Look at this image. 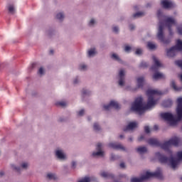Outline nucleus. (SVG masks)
Listing matches in <instances>:
<instances>
[{
	"label": "nucleus",
	"instance_id": "obj_54",
	"mask_svg": "<svg viewBox=\"0 0 182 182\" xmlns=\"http://www.w3.org/2000/svg\"><path fill=\"white\" fill-rule=\"evenodd\" d=\"M50 53L53 54V50H51L50 51Z\"/></svg>",
	"mask_w": 182,
	"mask_h": 182
},
{
	"label": "nucleus",
	"instance_id": "obj_53",
	"mask_svg": "<svg viewBox=\"0 0 182 182\" xmlns=\"http://www.w3.org/2000/svg\"><path fill=\"white\" fill-rule=\"evenodd\" d=\"M119 137H120V139H124V136L120 135Z\"/></svg>",
	"mask_w": 182,
	"mask_h": 182
},
{
	"label": "nucleus",
	"instance_id": "obj_31",
	"mask_svg": "<svg viewBox=\"0 0 182 182\" xmlns=\"http://www.w3.org/2000/svg\"><path fill=\"white\" fill-rule=\"evenodd\" d=\"M90 181H92V178L89 176H85V178H82V179L78 181V182H90Z\"/></svg>",
	"mask_w": 182,
	"mask_h": 182
},
{
	"label": "nucleus",
	"instance_id": "obj_35",
	"mask_svg": "<svg viewBox=\"0 0 182 182\" xmlns=\"http://www.w3.org/2000/svg\"><path fill=\"white\" fill-rule=\"evenodd\" d=\"M58 105L60 106H62V107H65V106H68V103L65 101H62V102H58Z\"/></svg>",
	"mask_w": 182,
	"mask_h": 182
},
{
	"label": "nucleus",
	"instance_id": "obj_13",
	"mask_svg": "<svg viewBox=\"0 0 182 182\" xmlns=\"http://www.w3.org/2000/svg\"><path fill=\"white\" fill-rule=\"evenodd\" d=\"M126 75V71L121 69L119 72V81L118 84L119 86H124V76Z\"/></svg>",
	"mask_w": 182,
	"mask_h": 182
},
{
	"label": "nucleus",
	"instance_id": "obj_28",
	"mask_svg": "<svg viewBox=\"0 0 182 182\" xmlns=\"http://www.w3.org/2000/svg\"><path fill=\"white\" fill-rule=\"evenodd\" d=\"M145 13L144 12H137L133 15V18H141V16H144Z\"/></svg>",
	"mask_w": 182,
	"mask_h": 182
},
{
	"label": "nucleus",
	"instance_id": "obj_1",
	"mask_svg": "<svg viewBox=\"0 0 182 182\" xmlns=\"http://www.w3.org/2000/svg\"><path fill=\"white\" fill-rule=\"evenodd\" d=\"M146 95L148 96L146 105L143 103V98L139 97L132 104L131 110L139 113V114H143L146 110H149V109H151L157 105L158 100H156V95H161V92L150 89L146 91Z\"/></svg>",
	"mask_w": 182,
	"mask_h": 182
},
{
	"label": "nucleus",
	"instance_id": "obj_34",
	"mask_svg": "<svg viewBox=\"0 0 182 182\" xmlns=\"http://www.w3.org/2000/svg\"><path fill=\"white\" fill-rule=\"evenodd\" d=\"M87 69V65L85 64H81L80 65V70H86Z\"/></svg>",
	"mask_w": 182,
	"mask_h": 182
},
{
	"label": "nucleus",
	"instance_id": "obj_49",
	"mask_svg": "<svg viewBox=\"0 0 182 182\" xmlns=\"http://www.w3.org/2000/svg\"><path fill=\"white\" fill-rule=\"evenodd\" d=\"M154 130H159V126L155 125V126L154 127Z\"/></svg>",
	"mask_w": 182,
	"mask_h": 182
},
{
	"label": "nucleus",
	"instance_id": "obj_33",
	"mask_svg": "<svg viewBox=\"0 0 182 182\" xmlns=\"http://www.w3.org/2000/svg\"><path fill=\"white\" fill-rule=\"evenodd\" d=\"M47 177L48 178H50V180H56V178H58V177L56 176V175L53 174V173H48L47 175Z\"/></svg>",
	"mask_w": 182,
	"mask_h": 182
},
{
	"label": "nucleus",
	"instance_id": "obj_24",
	"mask_svg": "<svg viewBox=\"0 0 182 182\" xmlns=\"http://www.w3.org/2000/svg\"><path fill=\"white\" fill-rule=\"evenodd\" d=\"M147 48H149V49H150L151 50H154V49H157V45L152 42H148Z\"/></svg>",
	"mask_w": 182,
	"mask_h": 182
},
{
	"label": "nucleus",
	"instance_id": "obj_41",
	"mask_svg": "<svg viewBox=\"0 0 182 182\" xmlns=\"http://www.w3.org/2000/svg\"><path fill=\"white\" fill-rule=\"evenodd\" d=\"M166 103H168L169 105H166V104H164V106L165 107H168L169 106H171V105H172V102H171V100H168L167 102H166Z\"/></svg>",
	"mask_w": 182,
	"mask_h": 182
},
{
	"label": "nucleus",
	"instance_id": "obj_5",
	"mask_svg": "<svg viewBox=\"0 0 182 182\" xmlns=\"http://www.w3.org/2000/svg\"><path fill=\"white\" fill-rule=\"evenodd\" d=\"M180 139L177 137H174L171 139L169 141H165L164 144H160L157 139H150L148 140L149 144L151 146H156V147H161L163 150L168 151L171 153V150H170V147L172 146H178V143Z\"/></svg>",
	"mask_w": 182,
	"mask_h": 182
},
{
	"label": "nucleus",
	"instance_id": "obj_18",
	"mask_svg": "<svg viewBox=\"0 0 182 182\" xmlns=\"http://www.w3.org/2000/svg\"><path fill=\"white\" fill-rule=\"evenodd\" d=\"M171 87H173L175 92H181L182 90V87H177V85H176V82L174 80H172L171 82Z\"/></svg>",
	"mask_w": 182,
	"mask_h": 182
},
{
	"label": "nucleus",
	"instance_id": "obj_17",
	"mask_svg": "<svg viewBox=\"0 0 182 182\" xmlns=\"http://www.w3.org/2000/svg\"><path fill=\"white\" fill-rule=\"evenodd\" d=\"M164 77H165L164 74L161 73H156L153 75V79L154 80H159V79H164Z\"/></svg>",
	"mask_w": 182,
	"mask_h": 182
},
{
	"label": "nucleus",
	"instance_id": "obj_21",
	"mask_svg": "<svg viewBox=\"0 0 182 182\" xmlns=\"http://www.w3.org/2000/svg\"><path fill=\"white\" fill-rule=\"evenodd\" d=\"M136 151L139 154H144V153H147V148L146 146H139L136 149Z\"/></svg>",
	"mask_w": 182,
	"mask_h": 182
},
{
	"label": "nucleus",
	"instance_id": "obj_51",
	"mask_svg": "<svg viewBox=\"0 0 182 182\" xmlns=\"http://www.w3.org/2000/svg\"><path fill=\"white\" fill-rule=\"evenodd\" d=\"M143 139H144V137L143 136H140V138H139V141H141V140H143Z\"/></svg>",
	"mask_w": 182,
	"mask_h": 182
},
{
	"label": "nucleus",
	"instance_id": "obj_55",
	"mask_svg": "<svg viewBox=\"0 0 182 182\" xmlns=\"http://www.w3.org/2000/svg\"><path fill=\"white\" fill-rule=\"evenodd\" d=\"M36 64H35V63H33V65H32V67L33 68H35V65H36Z\"/></svg>",
	"mask_w": 182,
	"mask_h": 182
},
{
	"label": "nucleus",
	"instance_id": "obj_44",
	"mask_svg": "<svg viewBox=\"0 0 182 182\" xmlns=\"http://www.w3.org/2000/svg\"><path fill=\"white\" fill-rule=\"evenodd\" d=\"M144 130L146 133H150V128L149 127H145Z\"/></svg>",
	"mask_w": 182,
	"mask_h": 182
},
{
	"label": "nucleus",
	"instance_id": "obj_10",
	"mask_svg": "<svg viewBox=\"0 0 182 182\" xmlns=\"http://www.w3.org/2000/svg\"><path fill=\"white\" fill-rule=\"evenodd\" d=\"M112 107L117 110H119V109H120V105H119V103H117L116 101H111L109 105H104L105 110H110Z\"/></svg>",
	"mask_w": 182,
	"mask_h": 182
},
{
	"label": "nucleus",
	"instance_id": "obj_48",
	"mask_svg": "<svg viewBox=\"0 0 182 182\" xmlns=\"http://www.w3.org/2000/svg\"><path fill=\"white\" fill-rule=\"evenodd\" d=\"M116 155H113V154H112L111 155V160H116Z\"/></svg>",
	"mask_w": 182,
	"mask_h": 182
},
{
	"label": "nucleus",
	"instance_id": "obj_22",
	"mask_svg": "<svg viewBox=\"0 0 182 182\" xmlns=\"http://www.w3.org/2000/svg\"><path fill=\"white\" fill-rule=\"evenodd\" d=\"M89 58H93V56H96L97 54V51H96V48H91L87 52Z\"/></svg>",
	"mask_w": 182,
	"mask_h": 182
},
{
	"label": "nucleus",
	"instance_id": "obj_23",
	"mask_svg": "<svg viewBox=\"0 0 182 182\" xmlns=\"http://www.w3.org/2000/svg\"><path fill=\"white\" fill-rule=\"evenodd\" d=\"M101 177H103L104 178H113L114 176L113 174L108 173V172H102L100 173Z\"/></svg>",
	"mask_w": 182,
	"mask_h": 182
},
{
	"label": "nucleus",
	"instance_id": "obj_9",
	"mask_svg": "<svg viewBox=\"0 0 182 182\" xmlns=\"http://www.w3.org/2000/svg\"><path fill=\"white\" fill-rule=\"evenodd\" d=\"M161 5L162 8H164L165 9H171L176 6V4L170 0H161Z\"/></svg>",
	"mask_w": 182,
	"mask_h": 182
},
{
	"label": "nucleus",
	"instance_id": "obj_40",
	"mask_svg": "<svg viewBox=\"0 0 182 182\" xmlns=\"http://www.w3.org/2000/svg\"><path fill=\"white\" fill-rule=\"evenodd\" d=\"M140 68H147V63L146 62L141 63Z\"/></svg>",
	"mask_w": 182,
	"mask_h": 182
},
{
	"label": "nucleus",
	"instance_id": "obj_16",
	"mask_svg": "<svg viewBox=\"0 0 182 182\" xmlns=\"http://www.w3.org/2000/svg\"><path fill=\"white\" fill-rule=\"evenodd\" d=\"M87 26H89V28H95V25H97V21L96 20V18H91L87 23Z\"/></svg>",
	"mask_w": 182,
	"mask_h": 182
},
{
	"label": "nucleus",
	"instance_id": "obj_43",
	"mask_svg": "<svg viewBox=\"0 0 182 182\" xmlns=\"http://www.w3.org/2000/svg\"><path fill=\"white\" fill-rule=\"evenodd\" d=\"M79 116H83L85 114V110L84 109H81L78 114Z\"/></svg>",
	"mask_w": 182,
	"mask_h": 182
},
{
	"label": "nucleus",
	"instance_id": "obj_19",
	"mask_svg": "<svg viewBox=\"0 0 182 182\" xmlns=\"http://www.w3.org/2000/svg\"><path fill=\"white\" fill-rule=\"evenodd\" d=\"M11 168L13 170V171H15L16 173H18L21 174V172L22 171V168L14 164H11Z\"/></svg>",
	"mask_w": 182,
	"mask_h": 182
},
{
	"label": "nucleus",
	"instance_id": "obj_20",
	"mask_svg": "<svg viewBox=\"0 0 182 182\" xmlns=\"http://www.w3.org/2000/svg\"><path fill=\"white\" fill-rule=\"evenodd\" d=\"M138 87H143L144 85V77H140L136 80Z\"/></svg>",
	"mask_w": 182,
	"mask_h": 182
},
{
	"label": "nucleus",
	"instance_id": "obj_42",
	"mask_svg": "<svg viewBox=\"0 0 182 182\" xmlns=\"http://www.w3.org/2000/svg\"><path fill=\"white\" fill-rule=\"evenodd\" d=\"M119 167H120V168H126V164H124V162H122L119 164Z\"/></svg>",
	"mask_w": 182,
	"mask_h": 182
},
{
	"label": "nucleus",
	"instance_id": "obj_29",
	"mask_svg": "<svg viewBox=\"0 0 182 182\" xmlns=\"http://www.w3.org/2000/svg\"><path fill=\"white\" fill-rule=\"evenodd\" d=\"M38 75H39V76H41V77H42V76H43V75H45V68L43 67H41L38 69Z\"/></svg>",
	"mask_w": 182,
	"mask_h": 182
},
{
	"label": "nucleus",
	"instance_id": "obj_4",
	"mask_svg": "<svg viewBox=\"0 0 182 182\" xmlns=\"http://www.w3.org/2000/svg\"><path fill=\"white\" fill-rule=\"evenodd\" d=\"M177 107H176V114L177 117H173L170 112H165L161 114V117L169 122L171 126H176L178 122L182 120V97L177 99Z\"/></svg>",
	"mask_w": 182,
	"mask_h": 182
},
{
	"label": "nucleus",
	"instance_id": "obj_27",
	"mask_svg": "<svg viewBox=\"0 0 182 182\" xmlns=\"http://www.w3.org/2000/svg\"><path fill=\"white\" fill-rule=\"evenodd\" d=\"M112 58L114 59V60H117V62H119L120 63H122V62H123L122 60V59L120 58V57H119V55H117V54H116V53H113L112 55Z\"/></svg>",
	"mask_w": 182,
	"mask_h": 182
},
{
	"label": "nucleus",
	"instance_id": "obj_50",
	"mask_svg": "<svg viewBox=\"0 0 182 182\" xmlns=\"http://www.w3.org/2000/svg\"><path fill=\"white\" fill-rule=\"evenodd\" d=\"M0 176L2 177V176H5V173L4 171L0 172Z\"/></svg>",
	"mask_w": 182,
	"mask_h": 182
},
{
	"label": "nucleus",
	"instance_id": "obj_15",
	"mask_svg": "<svg viewBox=\"0 0 182 182\" xmlns=\"http://www.w3.org/2000/svg\"><path fill=\"white\" fill-rule=\"evenodd\" d=\"M109 147H111V149H114L115 150H126V148L123 146L121 144H117V143H109Z\"/></svg>",
	"mask_w": 182,
	"mask_h": 182
},
{
	"label": "nucleus",
	"instance_id": "obj_25",
	"mask_svg": "<svg viewBox=\"0 0 182 182\" xmlns=\"http://www.w3.org/2000/svg\"><path fill=\"white\" fill-rule=\"evenodd\" d=\"M56 19L58 21H63L65 19V13L63 12H59L55 16Z\"/></svg>",
	"mask_w": 182,
	"mask_h": 182
},
{
	"label": "nucleus",
	"instance_id": "obj_37",
	"mask_svg": "<svg viewBox=\"0 0 182 182\" xmlns=\"http://www.w3.org/2000/svg\"><path fill=\"white\" fill-rule=\"evenodd\" d=\"M177 31H178V33H179V35H182V24L181 26H179L178 27H177Z\"/></svg>",
	"mask_w": 182,
	"mask_h": 182
},
{
	"label": "nucleus",
	"instance_id": "obj_39",
	"mask_svg": "<svg viewBox=\"0 0 182 182\" xmlns=\"http://www.w3.org/2000/svg\"><path fill=\"white\" fill-rule=\"evenodd\" d=\"M113 32H114V33H119V27L117 26H114L113 27Z\"/></svg>",
	"mask_w": 182,
	"mask_h": 182
},
{
	"label": "nucleus",
	"instance_id": "obj_6",
	"mask_svg": "<svg viewBox=\"0 0 182 182\" xmlns=\"http://www.w3.org/2000/svg\"><path fill=\"white\" fill-rule=\"evenodd\" d=\"M154 177L159 180H163V178H164L163 176V171L160 168H158L155 172H150L147 171L145 173L141 176L140 178H131V182H143L146 181V180H150V178H153Z\"/></svg>",
	"mask_w": 182,
	"mask_h": 182
},
{
	"label": "nucleus",
	"instance_id": "obj_46",
	"mask_svg": "<svg viewBox=\"0 0 182 182\" xmlns=\"http://www.w3.org/2000/svg\"><path fill=\"white\" fill-rule=\"evenodd\" d=\"M73 83H74L75 85L79 83V79H78V78H75V79L74 80V81H73Z\"/></svg>",
	"mask_w": 182,
	"mask_h": 182
},
{
	"label": "nucleus",
	"instance_id": "obj_32",
	"mask_svg": "<svg viewBox=\"0 0 182 182\" xmlns=\"http://www.w3.org/2000/svg\"><path fill=\"white\" fill-rule=\"evenodd\" d=\"M9 11L10 14H15V6L12 4L9 5Z\"/></svg>",
	"mask_w": 182,
	"mask_h": 182
},
{
	"label": "nucleus",
	"instance_id": "obj_3",
	"mask_svg": "<svg viewBox=\"0 0 182 182\" xmlns=\"http://www.w3.org/2000/svg\"><path fill=\"white\" fill-rule=\"evenodd\" d=\"M155 156L159 159L161 163L163 164H167V166H169V167L173 170L178 168V166H180L182 160V151H179L176 154V157H178V159L171 156L168 159V158L164 156V155H161L160 152H156Z\"/></svg>",
	"mask_w": 182,
	"mask_h": 182
},
{
	"label": "nucleus",
	"instance_id": "obj_45",
	"mask_svg": "<svg viewBox=\"0 0 182 182\" xmlns=\"http://www.w3.org/2000/svg\"><path fill=\"white\" fill-rule=\"evenodd\" d=\"M76 166H77V164L75 161H73L72 162V168H76Z\"/></svg>",
	"mask_w": 182,
	"mask_h": 182
},
{
	"label": "nucleus",
	"instance_id": "obj_36",
	"mask_svg": "<svg viewBox=\"0 0 182 182\" xmlns=\"http://www.w3.org/2000/svg\"><path fill=\"white\" fill-rule=\"evenodd\" d=\"M135 53L136 55H141L143 53V50L141 48H137Z\"/></svg>",
	"mask_w": 182,
	"mask_h": 182
},
{
	"label": "nucleus",
	"instance_id": "obj_52",
	"mask_svg": "<svg viewBox=\"0 0 182 182\" xmlns=\"http://www.w3.org/2000/svg\"><path fill=\"white\" fill-rule=\"evenodd\" d=\"M129 141H133V137H132V136L129 137Z\"/></svg>",
	"mask_w": 182,
	"mask_h": 182
},
{
	"label": "nucleus",
	"instance_id": "obj_26",
	"mask_svg": "<svg viewBox=\"0 0 182 182\" xmlns=\"http://www.w3.org/2000/svg\"><path fill=\"white\" fill-rule=\"evenodd\" d=\"M20 168H21V170H28V168H29V163L28 162H22L20 164Z\"/></svg>",
	"mask_w": 182,
	"mask_h": 182
},
{
	"label": "nucleus",
	"instance_id": "obj_8",
	"mask_svg": "<svg viewBox=\"0 0 182 182\" xmlns=\"http://www.w3.org/2000/svg\"><path fill=\"white\" fill-rule=\"evenodd\" d=\"M55 157H57V159H59V160H66L67 159L66 154H65L63 149L60 148H57L55 150Z\"/></svg>",
	"mask_w": 182,
	"mask_h": 182
},
{
	"label": "nucleus",
	"instance_id": "obj_11",
	"mask_svg": "<svg viewBox=\"0 0 182 182\" xmlns=\"http://www.w3.org/2000/svg\"><path fill=\"white\" fill-rule=\"evenodd\" d=\"M97 152H93L92 157H103L105 156V151H102V144L98 143L97 144Z\"/></svg>",
	"mask_w": 182,
	"mask_h": 182
},
{
	"label": "nucleus",
	"instance_id": "obj_38",
	"mask_svg": "<svg viewBox=\"0 0 182 182\" xmlns=\"http://www.w3.org/2000/svg\"><path fill=\"white\" fill-rule=\"evenodd\" d=\"M124 50H125V52H130V50H132V47H130L129 46H126L124 48Z\"/></svg>",
	"mask_w": 182,
	"mask_h": 182
},
{
	"label": "nucleus",
	"instance_id": "obj_12",
	"mask_svg": "<svg viewBox=\"0 0 182 182\" xmlns=\"http://www.w3.org/2000/svg\"><path fill=\"white\" fill-rule=\"evenodd\" d=\"M152 59L154 60V65L151 67V70L156 72V70H159V68L163 67V64H161V62H160L155 55L152 57Z\"/></svg>",
	"mask_w": 182,
	"mask_h": 182
},
{
	"label": "nucleus",
	"instance_id": "obj_14",
	"mask_svg": "<svg viewBox=\"0 0 182 182\" xmlns=\"http://www.w3.org/2000/svg\"><path fill=\"white\" fill-rule=\"evenodd\" d=\"M137 127V122H129V124L124 128V132H133Z\"/></svg>",
	"mask_w": 182,
	"mask_h": 182
},
{
	"label": "nucleus",
	"instance_id": "obj_2",
	"mask_svg": "<svg viewBox=\"0 0 182 182\" xmlns=\"http://www.w3.org/2000/svg\"><path fill=\"white\" fill-rule=\"evenodd\" d=\"M158 18H159V27L158 29V33H157V38L160 42H162V43H164L165 45L167 43H170V39L166 40L164 38V33L163 32L164 29V26H167L170 35H173V33L171 32V28L172 26H174V25H177V21H176V18L171 17V16H164V22L161 21V18L160 17L163 14L161 13V10H159L157 12Z\"/></svg>",
	"mask_w": 182,
	"mask_h": 182
},
{
	"label": "nucleus",
	"instance_id": "obj_7",
	"mask_svg": "<svg viewBox=\"0 0 182 182\" xmlns=\"http://www.w3.org/2000/svg\"><path fill=\"white\" fill-rule=\"evenodd\" d=\"M178 52H182V41L178 39L175 46L166 50V55L168 58H173Z\"/></svg>",
	"mask_w": 182,
	"mask_h": 182
},
{
	"label": "nucleus",
	"instance_id": "obj_30",
	"mask_svg": "<svg viewBox=\"0 0 182 182\" xmlns=\"http://www.w3.org/2000/svg\"><path fill=\"white\" fill-rule=\"evenodd\" d=\"M93 129H94L95 132H100V130H102L100 125H99V124H97V123L94 124Z\"/></svg>",
	"mask_w": 182,
	"mask_h": 182
},
{
	"label": "nucleus",
	"instance_id": "obj_47",
	"mask_svg": "<svg viewBox=\"0 0 182 182\" xmlns=\"http://www.w3.org/2000/svg\"><path fill=\"white\" fill-rule=\"evenodd\" d=\"M129 29H130L131 31H133V29H134V25L130 24V25H129Z\"/></svg>",
	"mask_w": 182,
	"mask_h": 182
}]
</instances>
